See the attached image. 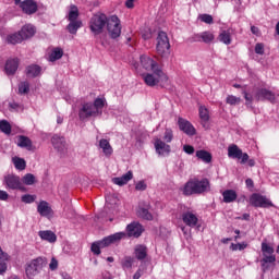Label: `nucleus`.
<instances>
[{
    "mask_svg": "<svg viewBox=\"0 0 279 279\" xmlns=\"http://www.w3.org/2000/svg\"><path fill=\"white\" fill-rule=\"evenodd\" d=\"M134 265V257L132 256H125L121 262V267L125 271L126 269H132V266Z\"/></svg>",
    "mask_w": 279,
    "mask_h": 279,
    "instance_id": "nucleus-38",
    "label": "nucleus"
},
{
    "mask_svg": "<svg viewBox=\"0 0 279 279\" xmlns=\"http://www.w3.org/2000/svg\"><path fill=\"white\" fill-rule=\"evenodd\" d=\"M163 141H166V143H171V141H173V130L166 129L165 135H163Z\"/></svg>",
    "mask_w": 279,
    "mask_h": 279,
    "instance_id": "nucleus-50",
    "label": "nucleus"
},
{
    "mask_svg": "<svg viewBox=\"0 0 279 279\" xmlns=\"http://www.w3.org/2000/svg\"><path fill=\"white\" fill-rule=\"evenodd\" d=\"M62 278H63V279H73V278H71V277L69 276V274H66V272H63V274H62Z\"/></svg>",
    "mask_w": 279,
    "mask_h": 279,
    "instance_id": "nucleus-64",
    "label": "nucleus"
},
{
    "mask_svg": "<svg viewBox=\"0 0 279 279\" xmlns=\"http://www.w3.org/2000/svg\"><path fill=\"white\" fill-rule=\"evenodd\" d=\"M242 94L246 101V106H250L256 99V101H270V104H276V94L267 88H256L254 96L247 90L243 89Z\"/></svg>",
    "mask_w": 279,
    "mask_h": 279,
    "instance_id": "nucleus-3",
    "label": "nucleus"
},
{
    "mask_svg": "<svg viewBox=\"0 0 279 279\" xmlns=\"http://www.w3.org/2000/svg\"><path fill=\"white\" fill-rule=\"evenodd\" d=\"M19 93L20 95H27V93H29V83L28 82L20 83Z\"/></svg>",
    "mask_w": 279,
    "mask_h": 279,
    "instance_id": "nucleus-45",
    "label": "nucleus"
},
{
    "mask_svg": "<svg viewBox=\"0 0 279 279\" xmlns=\"http://www.w3.org/2000/svg\"><path fill=\"white\" fill-rule=\"evenodd\" d=\"M4 183L7 184V189H11V191H22V193H27V187L23 185V182H21V177L19 175H5Z\"/></svg>",
    "mask_w": 279,
    "mask_h": 279,
    "instance_id": "nucleus-9",
    "label": "nucleus"
},
{
    "mask_svg": "<svg viewBox=\"0 0 279 279\" xmlns=\"http://www.w3.org/2000/svg\"><path fill=\"white\" fill-rule=\"evenodd\" d=\"M20 34L23 40H29V38H34V36H36V26L26 24L21 28Z\"/></svg>",
    "mask_w": 279,
    "mask_h": 279,
    "instance_id": "nucleus-21",
    "label": "nucleus"
},
{
    "mask_svg": "<svg viewBox=\"0 0 279 279\" xmlns=\"http://www.w3.org/2000/svg\"><path fill=\"white\" fill-rule=\"evenodd\" d=\"M64 56L62 48H54L48 57L49 62H56Z\"/></svg>",
    "mask_w": 279,
    "mask_h": 279,
    "instance_id": "nucleus-34",
    "label": "nucleus"
},
{
    "mask_svg": "<svg viewBox=\"0 0 279 279\" xmlns=\"http://www.w3.org/2000/svg\"><path fill=\"white\" fill-rule=\"evenodd\" d=\"M15 169H19L20 171H24V169L27 167V163L25 162V159L23 158H15L13 160Z\"/></svg>",
    "mask_w": 279,
    "mask_h": 279,
    "instance_id": "nucleus-43",
    "label": "nucleus"
},
{
    "mask_svg": "<svg viewBox=\"0 0 279 279\" xmlns=\"http://www.w3.org/2000/svg\"><path fill=\"white\" fill-rule=\"evenodd\" d=\"M218 38H219L220 43H223V45H231V43H232V37L230 35V31H222L219 34Z\"/></svg>",
    "mask_w": 279,
    "mask_h": 279,
    "instance_id": "nucleus-36",
    "label": "nucleus"
},
{
    "mask_svg": "<svg viewBox=\"0 0 279 279\" xmlns=\"http://www.w3.org/2000/svg\"><path fill=\"white\" fill-rule=\"evenodd\" d=\"M49 269L50 271H56V269H58V259H56V257L51 258V262L49 264Z\"/></svg>",
    "mask_w": 279,
    "mask_h": 279,
    "instance_id": "nucleus-52",
    "label": "nucleus"
},
{
    "mask_svg": "<svg viewBox=\"0 0 279 279\" xmlns=\"http://www.w3.org/2000/svg\"><path fill=\"white\" fill-rule=\"evenodd\" d=\"M241 219L244 221H250V214H243Z\"/></svg>",
    "mask_w": 279,
    "mask_h": 279,
    "instance_id": "nucleus-62",
    "label": "nucleus"
},
{
    "mask_svg": "<svg viewBox=\"0 0 279 279\" xmlns=\"http://www.w3.org/2000/svg\"><path fill=\"white\" fill-rule=\"evenodd\" d=\"M251 32H252V34H258V27L252 26Z\"/></svg>",
    "mask_w": 279,
    "mask_h": 279,
    "instance_id": "nucleus-63",
    "label": "nucleus"
},
{
    "mask_svg": "<svg viewBox=\"0 0 279 279\" xmlns=\"http://www.w3.org/2000/svg\"><path fill=\"white\" fill-rule=\"evenodd\" d=\"M225 204H232V202H236V192L234 190H226L222 193Z\"/></svg>",
    "mask_w": 279,
    "mask_h": 279,
    "instance_id": "nucleus-30",
    "label": "nucleus"
},
{
    "mask_svg": "<svg viewBox=\"0 0 279 279\" xmlns=\"http://www.w3.org/2000/svg\"><path fill=\"white\" fill-rule=\"evenodd\" d=\"M47 258L46 257H37L32 259L31 262L26 263L25 265V274L26 278L34 279L38 274H40L41 269L47 267Z\"/></svg>",
    "mask_w": 279,
    "mask_h": 279,
    "instance_id": "nucleus-7",
    "label": "nucleus"
},
{
    "mask_svg": "<svg viewBox=\"0 0 279 279\" xmlns=\"http://www.w3.org/2000/svg\"><path fill=\"white\" fill-rule=\"evenodd\" d=\"M134 178V173L132 171H128L122 177H117L112 179L113 184H117L118 186H125L130 180Z\"/></svg>",
    "mask_w": 279,
    "mask_h": 279,
    "instance_id": "nucleus-24",
    "label": "nucleus"
},
{
    "mask_svg": "<svg viewBox=\"0 0 279 279\" xmlns=\"http://www.w3.org/2000/svg\"><path fill=\"white\" fill-rule=\"evenodd\" d=\"M199 20L203 23H206L207 25H213V23H214L213 15H210V14H201Z\"/></svg>",
    "mask_w": 279,
    "mask_h": 279,
    "instance_id": "nucleus-49",
    "label": "nucleus"
},
{
    "mask_svg": "<svg viewBox=\"0 0 279 279\" xmlns=\"http://www.w3.org/2000/svg\"><path fill=\"white\" fill-rule=\"evenodd\" d=\"M134 256L137 260H145L147 258V246L138 244L134 248Z\"/></svg>",
    "mask_w": 279,
    "mask_h": 279,
    "instance_id": "nucleus-25",
    "label": "nucleus"
},
{
    "mask_svg": "<svg viewBox=\"0 0 279 279\" xmlns=\"http://www.w3.org/2000/svg\"><path fill=\"white\" fill-rule=\"evenodd\" d=\"M36 177L32 173H27L23 177V183L26 184V186H32V184H35Z\"/></svg>",
    "mask_w": 279,
    "mask_h": 279,
    "instance_id": "nucleus-44",
    "label": "nucleus"
},
{
    "mask_svg": "<svg viewBox=\"0 0 279 279\" xmlns=\"http://www.w3.org/2000/svg\"><path fill=\"white\" fill-rule=\"evenodd\" d=\"M4 262L5 260L0 262V276H2V274H5V271H8V264Z\"/></svg>",
    "mask_w": 279,
    "mask_h": 279,
    "instance_id": "nucleus-56",
    "label": "nucleus"
},
{
    "mask_svg": "<svg viewBox=\"0 0 279 279\" xmlns=\"http://www.w3.org/2000/svg\"><path fill=\"white\" fill-rule=\"evenodd\" d=\"M37 213H39L41 217H49V215H51L53 210L51 209L47 201H40L37 206Z\"/></svg>",
    "mask_w": 279,
    "mask_h": 279,
    "instance_id": "nucleus-23",
    "label": "nucleus"
},
{
    "mask_svg": "<svg viewBox=\"0 0 279 279\" xmlns=\"http://www.w3.org/2000/svg\"><path fill=\"white\" fill-rule=\"evenodd\" d=\"M39 236L43 241H48V243H56L58 241V236L53 231H39Z\"/></svg>",
    "mask_w": 279,
    "mask_h": 279,
    "instance_id": "nucleus-29",
    "label": "nucleus"
},
{
    "mask_svg": "<svg viewBox=\"0 0 279 279\" xmlns=\"http://www.w3.org/2000/svg\"><path fill=\"white\" fill-rule=\"evenodd\" d=\"M274 252V246L267 244V242H262V254L264 257L260 259V265L264 272L269 271L271 267H276V255Z\"/></svg>",
    "mask_w": 279,
    "mask_h": 279,
    "instance_id": "nucleus-4",
    "label": "nucleus"
},
{
    "mask_svg": "<svg viewBox=\"0 0 279 279\" xmlns=\"http://www.w3.org/2000/svg\"><path fill=\"white\" fill-rule=\"evenodd\" d=\"M25 73L28 77H38L43 73V68L38 64H31L26 66Z\"/></svg>",
    "mask_w": 279,
    "mask_h": 279,
    "instance_id": "nucleus-26",
    "label": "nucleus"
},
{
    "mask_svg": "<svg viewBox=\"0 0 279 279\" xmlns=\"http://www.w3.org/2000/svg\"><path fill=\"white\" fill-rule=\"evenodd\" d=\"M136 191H146L147 190V184H145V181H140L135 185Z\"/></svg>",
    "mask_w": 279,
    "mask_h": 279,
    "instance_id": "nucleus-53",
    "label": "nucleus"
},
{
    "mask_svg": "<svg viewBox=\"0 0 279 279\" xmlns=\"http://www.w3.org/2000/svg\"><path fill=\"white\" fill-rule=\"evenodd\" d=\"M9 107L11 108V110H19V108H21V105L13 101L9 104Z\"/></svg>",
    "mask_w": 279,
    "mask_h": 279,
    "instance_id": "nucleus-58",
    "label": "nucleus"
},
{
    "mask_svg": "<svg viewBox=\"0 0 279 279\" xmlns=\"http://www.w3.org/2000/svg\"><path fill=\"white\" fill-rule=\"evenodd\" d=\"M82 27V22H70L69 25L66 26V29L70 34H77V29Z\"/></svg>",
    "mask_w": 279,
    "mask_h": 279,
    "instance_id": "nucleus-39",
    "label": "nucleus"
},
{
    "mask_svg": "<svg viewBox=\"0 0 279 279\" xmlns=\"http://www.w3.org/2000/svg\"><path fill=\"white\" fill-rule=\"evenodd\" d=\"M51 144L52 147H54V149H57V151H60L61 154L64 153V150L66 149V140L64 138V136L53 135L51 138Z\"/></svg>",
    "mask_w": 279,
    "mask_h": 279,
    "instance_id": "nucleus-20",
    "label": "nucleus"
},
{
    "mask_svg": "<svg viewBox=\"0 0 279 279\" xmlns=\"http://www.w3.org/2000/svg\"><path fill=\"white\" fill-rule=\"evenodd\" d=\"M214 40H215V35L209 31L203 32L201 34H195L191 37V43H205L206 45H208Z\"/></svg>",
    "mask_w": 279,
    "mask_h": 279,
    "instance_id": "nucleus-16",
    "label": "nucleus"
},
{
    "mask_svg": "<svg viewBox=\"0 0 279 279\" xmlns=\"http://www.w3.org/2000/svg\"><path fill=\"white\" fill-rule=\"evenodd\" d=\"M199 112V119L204 122V123H208V121H210V114L208 112V109L204 106H201L198 109Z\"/></svg>",
    "mask_w": 279,
    "mask_h": 279,
    "instance_id": "nucleus-37",
    "label": "nucleus"
},
{
    "mask_svg": "<svg viewBox=\"0 0 279 279\" xmlns=\"http://www.w3.org/2000/svg\"><path fill=\"white\" fill-rule=\"evenodd\" d=\"M17 147L27 149V151H32V140L25 135L17 136Z\"/></svg>",
    "mask_w": 279,
    "mask_h": 279,
    "instance_id": "nucleus-27",
    "label": "nucleus"
},
{
    "mask_svg": "<svg viewBox=\"0 0 279 279\" xmlns=\"http://www.w3.org/2000/svg\"><path fill=\"white\" fill-rule=\"evenodd\" d=\"M125 232H117L111 235L105 236L102 240H99L100 246L102 247H110V245H114V243H120L121 240L125 239Z\"/></svg>",
    "mask_w": 279,
    "mask_h": 279,
    "instance_id": "nucleus-13",
    "label": "nucleus"
},
{
    "mask_svg": "<svg viewBox=\"0 0 279 279\" xmlns=\"http://www.w3.org/2000/svg\"><path fill=\"white\" fill-rule=\"evenodd\" d=\"M226 104H228L229 106H239V104H241V97L229 95L227 96Z\"/></svg>",
    "mask_w": 279,
    "mask_h": 279,
    "instance_id": "nucleus-42",
    "label": "nucleus"
},
{
    "mask_svg": "<svg viewBox=\"0 0 279 279\" xmlns=\"http://www.w3.org/2000/svg\"><path fill=\"white\" fill-rule=\"evenodd\" d=\"M140 60L143 69H145L146 71H156L160 69V66L158 65V62H156L154 59H151L148 56L143 54L141 56Z\"/></svg>",
    "mask_w": 279,
    "mask_h": 279,
    "instance_id": "nucleus-17",
    "label": "nucleus"
},
{
    "mask_svg": "<svg viewBox=\"0 0 279 279\" xmlns=\"http://www.w3.org/2000/svg\"><path fill=\"white\" fill-rule=\"evenodd\" d=\"M250 204L251 206H254V208H271L274 206V203L271 201L267 199V197L254 193L250 197Z\"/></svg>",
    "mask_w": 279,
    "mask_h": 279,
    "instance_id": "nucleus-11",
    "label": "nucleus"
},
{
    "mask_svg": "<svg viewBox=\"0 0 279 279\" xmlns=\"http://www.w3.org/2000/svg\"><path fill=\"white\" fill-rule=\"evenodd\" d=\"M96 112H98L99 117L104 114V107L106 106V99L104 98H96L94 102H92Z\"/></svg>",
    "mask_w": 279,
    "mask_h": 279,
    "instance_id": "nucleus-33",
    "label": "nucleus"
},
{
    "mask_svg": "<svg viewBox=\"0 0 279 279\" xmlns=\"http://www.w3.org/2000/svg\"><path fill=\"white\" fill-rule=\"evenodd\" d=\"M80 16V10H77V7L72 5L71 10L69 12V21L70 22H77V17Z\"/></svg>",
    "mask_w": 279,
    "mask_h": 279,
    "instance_id": "nucleus-41",
    "label": "nucleus"
},
{
    "mask_svg": "<svg viewBox=\"0 0 279 279\" xmlns=\"http://www.w3.org/2000/svg\"><path fill=\"white\" fill-rule=\"evenodd\" d=\"M90 250H92L93 254H95V256H99V254H101V250H102L99 241L92 243Z\"/></svg>",
    "mask_w": 279,
    "mask_h": 279,
    "instance_id": "nucleus-46",
    "label": "nucleus"
},
{
    "mask_svg": "<svg viewBox=\"0 0 279 279\" xmlns=\"http://www.w3.org/2000/svg\"><path fill=\"white\" fill-rule=\"evenodd\" d=\"M155 149L158 156H169V154H171V146L160 138L155 141Z\"/></svg>",
    "mask_w": 279,
    "mask_h": 279,
    "instance_id": "nucleus-18",
    "label": "nucleus"
},
{
    "mask_svg": "<svg viewBox=\"0 0 279 279\" xmlns=\"http://www.w3.org/2000/svg\"><path fill=\"white\" fill-rule=\"evenodd\" d=\"M107 26V32L113 40L121 36V20L119 16L111 15L107 16L104 13L95 14L89 22L90 32L94 33V36H99V34L104 33V27Z\"/></svg>",
    "mask_w": 279,
    "mask_h": 279,
    "instance_id": "nucleus-1",
    "label": "nucleus"
},
{
    "mask_svg": "<svg viewBox=\"0 0 279 279\" xmlns=\"http://www.w3.org/2000/svg\"><path fill=\"white\" fill-rule=\"evenodd\" d=\"M10 194L8 192L0 190V202H8Z\"/></svg>",
    "mask_w": 279,
    "mask_h": 279,
    "instance_id": "nucleus-55",
    "label": "nucleus"
},
{
    "mask_svg": "<svg viewBox=\"0 0 279 279\" xmlns=\"http://www.w3.org/2000/svg\"><path fill=\"white\" fill-rule=\"evenodd\" d=\"M178 125L179 130L186 134V136H195V134H197V130H195V126H193V124L184 118L178 119Z\"/></svg>",
    "mask_w": 279,
    "mask_h": 279,
    "instance_id": "nucleus-14",
    "label": "nucleus"
},
{
    "mask_svg": "<svg viewBox=\"0 0 279 279\" xmlns=\"http://www.w3.org/2000/svg\"><path fill=\"white\" fill-rule=\"evenodd\" d=\"M137 216L146 221H151L154 219V216L149 213L147 207H138Z\"/></svg>",
    "mask_w": 279,
    "mask_h": 279,
    "instance_id": "nucleus-35",
    "label": "nucleus"
},
{
    "mask_svg": "<svg viewBox=\"0 0 279 279\" xmlns=\"http://www.w3.org/2000/svg\"><path fill=\"white\" fill-rule=\"evenodd\" d=\"M141 276H143V272L141 269H137L133 276V279H141Z\"/></svg>",
    "mask_w": 279,
    "mask_h": 279,
    "instance_id": "nucleus-60",
    "label": "nucleus"
},
{
    "mask_svg": "<svg viewBox=\"0 0 279 279\" xmlns=\"http://www.w3.org/2000/svg\"><path fill=\"white\" fill-rule=\"evenodd\" d=\"M245 247H247V243L242 242V243H231L230 245V250H232V252H236V250H239L240 252H243V250H245Z\"/></svg>",
    "mask_w": 279,
    "mask_h": 279,
    "instance_id": "nucleus-47",
    "label": "nucleus"
},
{
    "mask_svg": "<svg viewBox=\"0 0 279 279\" xmlns=\"http://www.w3.org/2000/svg\"><path fill=\"white\" fill-rule=\"evenodd\" d=\"M143 80L146 86L154 87L158 86V84H160V86H165L167 82H169V76L162 72V69H159L153 70V73L143 74Z\"/></svg>",
    "mask_w": 279,
    "mask_h": 279,
    "instance_id": "nucleus-5",
    "label": "nucleus"
},
{
    "mask_svg": "<svg viewBox=\"0 0 279 279\" xmlns=\"http://www.w3.org/2000/svg\"><path fill=\"white\" fill-rule=\"evenodd\" d=\"M182 221L183 223H185V226H189V228H195L199 219L195 214L191 211H185L182 214Z\"/></svg>",
    "mask_w": 279,
    "mask_h": 279,
    "instance_id": "nucleus-22",
    "label": "nucleus"
},
{
    "mask_svg": "<svg viewBox=\"0 0 279 279\" xmlns=\"http://www.w3.org/2000/svg\"><path fill=\"white\" fill-rule=\"evenodd\" d=\"M21 199L23 204H34V202H36V195L25 194Z\"/></svg>",
    "mask_w": 279,
    "mask_h": 279,
    "instance_id": "nucleus-48",
    "label": "nucleus"
},
{
    "mask_svg": "<svg viewBox=\"0 0 279 279\" xmlns=\"http://www.w3.org/2000/svg\"><path fill=\"white\" fill-rule=\"evenodd\" d=\"M145 232V229L143 228V225L141 222L133 221L130 225L126 226V232H124L125 239H138L141 234Z\"/></svg>",
    "mask_w": 279,
    "mask_h": 279,
    "instance_id": "nucleus-12",
    "label": "nucleus"
},
{
    "mask_svg": "<svg viewBox=\"0 0 279 279\" xmlns=\"http://www.w3.org/2000/svg\"><path fill=\"white\" fill-rule=\"evenodd\" d=\"M255 53H257L258 56H263L265 53V45L256 44L255 45Z\"/></svg>",
    "mask_w": 279,
    "mask_h": 279,
    "instance_id": "nucleus-51",
    "label": "nucleus"
},
{
    "mask_svg": "<svg viewBox=\"0 0 279 279\" xmlns=\"http://www.w3.org/2000/svg\"><path fill=\"white\" fill-rule=\"evenodd\" d=\"M0 131L3 132V134H12V125L7 120H1Z\"/></svg>",
    "mask_w": 279,
    "mask_h": 279,
    "instance_id": "nucleus-40",
    "label": "nucleus"
},
{
    "mask_svg": "<svg viewBox=\"0 0 279 279\" xmlns=\"http://www.w3.org/2000/svg\"><path fill=\"white\" fill-rule=\"evenodd\" d=\"M245 184H246V189H250V191H252V189H254V180L246 179Z\"/></svg>",
    "mask_w": 279,
    "mask_h": 279,
    "instance_id": "nucleus-57",
    "label": "nucleus"
},
{
    "mask_svg": "<svg viewBox=\"0 0 279 279\" xmlns=\"http://www.w3.org/2000/svg\"><path fill=\"white\" fill-rule=\"evenodd\" d=\"M19 64H21V60H19V58L7 60L4 66L7 75H14L16 71H19Z\"/></svg>",
    "mask_w": 279,
    "mask_h": 279,
    "instance_id": "nucleus-19",
    "label": "nucleus"
},
{
    "mask_svg": "<svg viewBox=\"0 0 279 279\" xmlns=\"http://www.w3.org/2000/svg\"><path fill=\"white\" fill-rule=\"evenodd\" d=\"M111 278H112V275L110 274V271L105 270L102 272V279H111Z\"/></svg>",
    "mask_w": 279,
    "mask_h": 279,
    "instance_id": "nucleus-59",
    "label": "nucleus"
},
{
    "mask_svg": "<svg viewBox=\"0 0 279 279\" xmlns=\"http://www.w3.org/2000/svg\"><path fill=\"white\" fill-rule=\"evenodd\" d=\"M19 8L22 10L23 14L32 16V14L38 12V2L35 0H24Z\"/></svg>",
    "mask_w": 279,
    "mask_h": 279,
    "instance_id": "nucleus-15",
    "label": "nucleus"
},
{
    "mask_svg": "<svg viewBox=\"0 0 279 279\" xmlns=\"http://www.w3.org/2000/svg\"><path fill=\"white\" fill-rule=\"evenodd\" d=\"M125 7L129 8V9L134 8V0H126Z\"/></svg>",
    "mask_w": 279,
    "mask_h": 279,
    "instance_id": "nucleus-61",
    "label": "nucleus"
},
{
    "mask_svg": "<svg viewBox=\"0 0 279 279\" xmlns=\"http://www.w3.org/2000/svg\"><path fill=\"white\" fill-rule=\"evenodd\" d=\"M156 51L160 58H169L171 54V44L169 43V36L160 31L157 36Z\"/></svg>",
    "mask_w": 279,
    "mask_h": 279,
    "instance_id": "nucleus-8",
    "label": "nucleus"
},
{
    "mask_svg": "<svg viewBox=\"0 0 279 279\" xmlns=\"http://www.w3.org/2000/svg\"><path fill=\"white\" fill-rule=\"evenodd\" d=\"M23 40L24 39L20 31L17 33H13L7 36V41L9 43V45H21Z\"/></svg>",
    "mask_w": 279,
    "mask_h": 279,
    "instance_id": "nucleus-32",
    "label": "nucleus"
},
{
    "mask_svg": "<svg viewBox=\"0 0 279 279\" xmlns=\"http://www.w3.org/2000/svg\"><path fill=\"white\" fill-rule=\"evenodd\" d=\"M210 191V181L208 179H193L187 181L183 189L182 193L185 195V197H189L191 195H202L204 193H208Z\"/></svg>",
    "mask_w": 279,
    "mask_h": 279,
    "instance_id": "nucleus-2",
    "label": "nucleus"
},
{
    "mask_svg": "<svg viewBox=\"0 0 279 279\" xmlns=\"http://www.w3.org/2000/svg\"><path fill=\"white\" fill-rule=\"evenodd\" d=\"M228 157L232 158L233 160H240V165L256 167V160L250 159V155H247V153H243V150L239 148L236 144H231L228 147Z\"/></svg>",
    "mask_w": 279,
    "mask_h": 279,
    "instance_id": "nucleus-6",
    "label": "nucleus"
},
{
    "mask_svg": "<svg viewBox=\"0 0 279 279\" xmlns=\"http://www.w3.org/2000/svg\"><path fill=\"white\" fill-rule=\"evenodd\" d=\"M196 158H198V160H202L203 162H206L207 165L213 162V155L205 149L197 150Z\"/></svg>",
    "mask_w": 279,
    "mask_h": 279,
    "instance_id": "nucleus-28",
    "label": "nucleus"
},
{
    "mask_svg": "<svg viewBox=\"0 0 279 279\" xmlns=\"http://www.w3.org/2000/svg\"><path fill=\"white\" fill-rule=\"evenodd\" d=\"M183 151H185V154H189V156H191V155L195 154V147H193L191 145H184Z\"/></svg>",
    "mask_w": 279,
    "mask_h": 279,
    "instance_id": "nucleus-54",
    "label": "nucleus"
},
{
    "mask_svg": "<svg viewBox=\"0 0 279 279\" xmlns=\"http://www.w3.org/2000/svg\"><path fill=\"white\" fill-rule=\"evenodd\" d=\"M99 147H100V149H102L105 156L110 158V155L113 151L112 146L110 145V142H108V140H106V138H102L99 141Z\"/></svg>",
    "mask_w": 279,
    "mask_h": 279,
    "instance_id": "nucleus-31",
    "label": "nucleus"
},
{
    "mask_svg": "<svg viewBox=\"0 0 279 279\" xmlns=\"http://www.w3.org/2000/svg\"><path fill=\"white\" fill-rule=\"evenodd\" d=\"M99 117L97 110L95 109V106H93V102H85L82 105L81 109L78 110V119L81 121H86V119H95Z\"/></svg>",
    "mask_w": 279,
    "mask_h": 279,
    "instance_id": "nucleus-10",
    "label": "nucleus"
}]
</instances>
